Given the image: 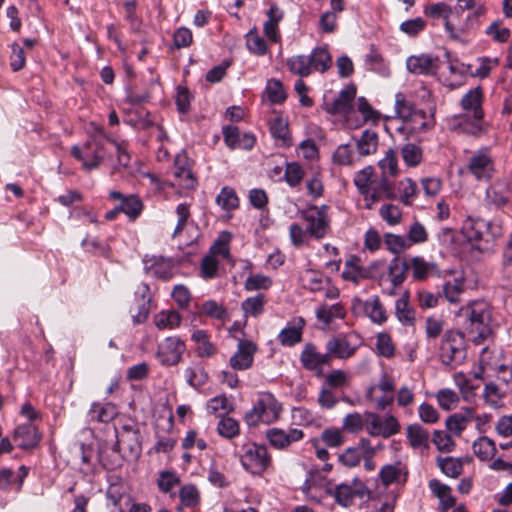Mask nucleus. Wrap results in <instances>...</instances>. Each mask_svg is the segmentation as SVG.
<instances>
[{
  "instance_id": "15",
  "label": "nucleus",
  "mask_w": 512,
  "mask_h": 512,
  "mask_svg": "<svg viewBox=\"0 0 512 512\" xmlns=\"http://www.w3.org/2000/svg\"><path fill=\"white\" fill-rule=\"evenodd\" d=\"M394 380L382 376L377 384L371 385L366 391V399L379 410L386 409L394 399Z\"/></svg>"
},
{
  "instance_id": "23",
  "label": "nucleus",
  "mask_w": 512,
  "mask_h": 512,
  "mask_svg": "<svg viewBox=\"0 0 512 512\" xmlns=\"http://www.w3.org/2000/svg\"><path fill=\"white\" fill-rule=\"evenodd\" d=\"M173 175L175 179L172 183L173 186H178L185 190H192L197 185L196 178L191 169L187 166V158L185 155L176 156Z\"/></svg>"
},
{
  "instance_id": "26",
  "label": "nucleus",
  "mask_w": 512,
  "mask_h": 512,
  "mask_svg": "<svg viewBox=\"0 0 512 512\" xmlns=\"http://www.w3.org/2000/svg\"><path fill=\"white\" fill-rule=\"evenodd\" d=\"M28 474L25 466H19L17 470L10 468L0 469V489L17 493L21 487L23 480Z\"/></svg>"
},
{
  "instance_id": "33",
  "label": "nucleus",
  "mask_w": 512,
  "mask_h": 512,
  "mask_svg": "<svg viewBox=\"0 0 512 512\" xmlns=\"http://www.w3.org/2000/svg\"><path fill=\"white\" fill-rule=\"evenodd\" d=\"M305 321L303 318L298 317L293 319L286 327H284L278 334L279 342L284 346H294L302 339L303 328Z\"/></svg>"
},
{
  "instance_id": "42",
  "label": "nucleus",
  "mask_w": 512,
  "mask_h": 512,
  "mask_svg": "<svg viewBox=\"0 0 512 512\" xmlns=\"http://www.w3.org/2000/svg\"><path fill=\"white\" fill-rule=\"evenodd\" d=\"M178 497L182 505L186 508L195 510L201 502V494L194 484H184L178 491Z\"/></svg>"
},
{
  "instance_id": "49",
  "label": "nucleus",
  "mask_w": 512,
  "mask_h": 512,
  "mask_svg": "<svg viewBox=\"0 0 512 512\" xmlns=\"http://www.w3.org/2000/svg\"><path fill=\"white\" fill-rule=\"evenodd\" d=\"M266 303V297L264 294H257L255 296H251L246 298L242 304L241 308L245 317H253L257 318L264 312V305Z\"/></svg>"
},
{
  "instance_id": "13",
  "label": "nucleus",
  "mask_w": 512,
  "mask_h": 512,
  "mask_svg": "<svg viewBox=\"0 0 512 512\" xmlns=\"http://www.w3.org/2000/svg\"><path fill=\"white\" fill-rule=\"evenodd\" d=\"M400 428V423L394 415L388 414L382 417L376 413L367 414L366 431L370 436L389 438L399 433Z\"/></svg>"
},
{
  "instance_id": "38",
  "label": "nucleus",
  "mask_w": 512,
  "mask_h": 512,
  "mask_svg": "<svg viewBox=\"0 0 512 512\" xmlns=\"http://www.w3.org/2000/svg\"><path fill=\"white\" fill-rule=\"evenodd\" d=\"M453 381L464 401L473 402L475 400L477 396V389L479 388V383H475L463 372L455 373L453 375Z\"/></svg>"
},
{
  "instance_id": "27",
  "label": "nucleus",
  "mask_w": 512,
  "mask_h": 512,
  "mask_svg": "<svg viewBox=\"0 0 512 512\" xmlns=\"http://www.w3.org/2000/svg\"><path fill=\"white\" fill-rule=\"evenodd\" d=\"M109 197L119 201V209H121V212L127 215L130 220L137 219L143 210V203L136 195H124L119 191H111Z\"/></svg>"
},
{
  "instance_id": "55",
  "label": "nucleus",
  "mask_w": 512,
  "mask_h": 512,
  "mask_svg": "<svg viewBox=\"0 0 512 512\" xmlns=\"http://www.w3.org/2000/svg\"><path fill=\"white\" fill-rule=\"evenodd\" d=\"M378 147V135L371 130H365L357 141V149L361 156L374 154Z\"/></svg>"
},
{
  "instance_id": "34",
  "label": "nucleus",
  "mask_w": 512,
  "mask_h": 512,
  "mask_svg": "<svg viewBox=\"0 0 512 512\" xmlns=\"http://www.w3.org/2000/svg\"><path fill=\"white\" fill-rule=\"evenodd\" d=\"M117 414L118 410L114 404L110 402H94L87 413V419L89 422L108 423L112 421Z\"/></svg>"
},
{
  "instance_id": "19",
  "label": "nucleus",
  "mask_w": 512,
  "mask_h": 512,
  "mask_svg": "<svg viewBox=\"0 0 512 512\" xmlns=\"http://www.w3.org/2000/svg\"><path fill=\"white\" fill-rule=\"evenodd\" d=\"M300 362L306 370L321 375L323 367L330 364V354L320 353L313 344L307 343L300 354Z\"/></svg>"
},
{
  "instance_id": "47",
  "label": "nucleus",
  "mask_w": 512,
  "mask_h": 512,
  "mask_svg": "<svg viewBox=\"0 0 512 512\" xmlns=\"http://www.w3.org/2000/svg\"><path fill=\"white\" fill-rule=\"evenodd\" d=\"M378 166L381 170V177H396L399 174L398 157L393 149H388L382 159L379 160Z\"/></svg>"
},
{
  "instance_id": "2",
  "label": "nucleus",
  "mask_w": 512,
  "mask_h": 512,
  "mask_svg": "<svg viewBox=\"0 0 512 512\" xmlns=\"http://www.w3.org/2000/svg\"><path fill=\"white\" fill-rule=\"evenodd\" d=\"M417 93L421 101L427 102L426 108L428 112L418 108L415 101L401 92L395 95V110L397 115L404 120L411 132L421 133L434 126L435 108L430 103L431 92L427 88L421 87Z\"/></svg>"
},
{
  "instance_id": "22",
  "label": "nucleus",
  "mask_w": 512,
  "mask_h": 512,
  "mask_svg": "<svg viewBox=\"0 0 512 512\" xmlns=\"http://www.w3.org/2000/svg\"><path fill=\"white\" fill-rule=\"evenodd\" d=\"M381 483L388 487L390 485H403L406 483L409 475L407 465L401 461L385 464L379 470Z\"/></svg>"
},
{
  "instance_id": "31",
  "label": "nucleus",
  "mask_w": 512,
  "mask_h": 512,
  "mask_svg": "<svg viewBox=\"0 0 512 512\" xmlns=\"http://www.w3.org/2000/svg\"><path fill=\"white\" fill-rule=\"evenodd\" d=\"M407 262L414 280L422 281L439 274L438 267L434 262L426 261L420 256L412 257Z\"/></svg>"
},
{
  "instance_id": "45",
  "label": "nucleus",
  "mask_w": 512,
  "mask_h": 512,
  "mask_svg": "<svg viewBox=\"0 0 512 512\" xmlns=\"http://www.w3.org/2000/svg\"><path fill=\"white\" fill-rule=\"evenodd\" d=\"M369 445V441L361 439L357 447L347 448L342 454L339 455V461L347 467L357 466L361 459L364 457L365 448Z\"/></svg>"
},
{
  "instance_id": "11",
  "label": "nucleus",
  "mask_w": 512,
  "mask_h": 512,
  "mask_svg": "<svg viewBox=\"0 0 512 512\" xmlns=\"http://www.w3.org/2000/svg\"><path fill=\"white\" fill-rule=\"evenodd\" d=\"M300 218L305 222V227L312 239L321 240L327 235L330 228V219L326 205L312 206L302 211Z\"/></svg>"
},
{
  "instance_id": "64",
  "label": "nucleus",
  "mask_w": 512,
  "mask_h": 512,
  "mask_svg": "<svg viewBox=\"0 0 512 512\" xmlns=\"http://www.w3.org/2000/svg\"><path fill=\"white\" fill-rule=\"evenodd\" d=\"M379 215L389 226H395L402 220V210L398 205L385 203L379 210Z\"/></svg>"
},
{
  "instance_id": "1",
  "label": "nucleus",
  "mask_w": 512,
  "mask_h": 512,
  "mask_svg": "<svg viewBox=\"0 0 512 512\" xmlns=\"http://www.w3.org/2000/svg\"><path fill=\"white\" fill-rule=\"evenodd\" d=\"M500 234V227L483 219L468 216L463 221L458 234L451 228H444L441 231L440 239L443 242H450L451 245H454L455 250L463 251V248H458L456 244V237H463L468 243L475 242L479 250L488 251L492 248L495 238ZM471 246L473 247L474 244Z\"/></svg>"
},
{
  "instance_id": "44",
  "label": "nucleus",
  "mask_w": 512,
  "mask_h": 512,
  "mask_svg": "<svg viewBox=\"0 0 512 512\" xmlns=\"http://www.w3.org/2000/svg\"><path fill=\"white\" fill-rule=\"evenodd\" d=\"M191 339L196 344V352L199 357L209 358L216 353V347L209 340L205 330H196L192 333Z\"/></svg>"
},
{
  "instance_id": "63",
  "label": "nucleus",
  "mask_w": 512,
  "mask_h": 512,
  "mask_svg": "<svg viewBox=\"0 0 512 512\" xmlns=\"http://www.w3.org/2000/svg\"><path fill=\"white\" fill-rule=\"evenodd\" d=\"M304 169L300 163L293 161L287 162L283 179L292 188L298 186L304 178Z\"/></svg>"
},
{
  "instance_id": "52",
  "label": "nucleus",
  "mask_w": 512,
  "mask_h": 512,
  "mask_svg": "<svg viewBox=\"0 0 512 512\" xmlns=\"http://www.w3.org/2000/svg\"><path fill=\"white\" fill-rule=\"evenodd\" d=\"M356 95V88L354 85H348L342 89L334 99L332 104V110L335 113H345L351 107V102Z\"/></svg>"
},
{
  "instance_id": "54",
  "label": "nucleus",
  "mask_w": 512,
  "mask_h": 512,
  "mask_svg": "<svg viewBox=\"0 0 512 512\" xmlns=\"http://www.w3.org/2000/svg\"><path fill=\"white\" fill-rule=\"evenodd\" d=\"M264 96L272 104H281L287 97L282 82L273 78L267 81Z\"/></svg>"
},
{
  "instance_id": "50",
  "label": "nucleus",
  "mask_w": 512,
  "mask_h": 512,
  "mask_svg": "<svg viewBox=\"0 0 512 512\" xmlns=\"http://www.w3.org/2000/svg\"><path fill=\"white\" fill-rule=\"evenodd\" d=\"M398 198L401 203L409 206L416 199L418 190L415 181L411 178H404L397 184Z\"/></svg>"
},
{
  "instance_id": "10",
  "label": "nucleus",
  "mask_w": 512,
  "mask_h": 512,
  "mask_svg": "<svg viewBox=\"0 0 512 512\" xmlns=\"http://www.w3.org/2000/svg\"><path fill=\"white\" fill-rule=\"evenodd\" d=\"M467 171L477 181L491 180L496 171L491 150L488 147H482L471 152L467 162Z\"/></svg>"
},
{
  "instance_id": "12",
  "label": "nucleus",
  "mask_w": 512,
  "mask_h": 512,
  "mask_svg": "<svg viewBox=\"0 0 512 512\" xmlns=\"http://www.w3.org/2000/svg\"><path fill=\"white\" fill-rule=\"evenodd\" d=\"M71 155L81 162L84 170L91 171L99 167L106 157V151L100 141L92 139L81 146L73 145Z\"/></svg>"
},
{
  "instance_id": "60",
  "label": "nucleus",
  "mask_w": 512,
  "mask_h": 512,
  "mask_svg": "<svg viewBox=\"0 0 512 512\" xmlns=\"http://www.w3.org/2000/svg\"><path fill=\"white\" fill-rule=\"evenodd\" d=\"M435 398L439 407L445 411L455 409L460 401L459 395L450 388H443L437 391Z\"/></svg>"
},
{
  "instance_id": "3",
  "label": "nucleus",
  "mask_w": 512,
  "mask_h": 512,
  "mask_svg": "<svg viewBox=\"0 0 512 512\" xmlns=\"http://www.w3.org/2000/svg\"><path fill=\"white\" fill-rule=\"evenodd\" d=\"M354 184L362 195L366 209L383 199H395L397 197L393 181L386 177H375L374 168L367 166L358 171L354 176Z\"/></svg>"
},
{
  "instance_id": "48",
  "label": "nucleus",
  "mask_w": 512,
  "mask_h": 512,
  "mask_svg": "<svg viewBox=\"0 0 512 512\" xmlns=\"http://www.w3.org/2000/svg\"><path fill=\"white\" fill-rule=\"evenodd\" d=\"M270 133L272 137L280 141L283 146L289 147L292 145L288 123L282 117H276L271 121Z\"/></svg>"
},
{
  "instance_id": "24",
  "label": "nucleus",
  "mask_w": 512,
  "mask_h": 512,
  "mask_svg": "<svg viewBox=\"0 0 512 512\" xmlns=\"http://www.w3.org/2000/svg\"><path fill=\"white\" fill-rule=\"evenodd\" d=\"M144 269L152 277L168 280L173 275L174 264L171 259L162 256H152L144 259Z\"/></svg>"
},
{
  "instance_id": "14",
  "label": "nucleus",
  "mask_w": 512,
  "mask_h": 512,
  "mask_svg": "<svg viewBox=\"0 0 512 512\" xmlns=\"http://www.w3.org/2000/svg\"><path fill=\"white\" fill-rule=\"evenodd\" d=\"M185 350L186 345L180 337L169 336L159 343L156 358L163 366H174L181 361Z\"/></svg>"
},
{
  "instance_id": "37",
  "label": "nucleus",
  "mask_w": 512,
  "mask_h": 512,
  "mask_svg": "<svg viewBox=\"0 0 512 512\" xmlns=\"http://www.w3.org/2000/svg\"><path fill=\"white\" fill-rule=\"evenodd\" d=\"M406 438L414 450H423L429 445V432L418 423L410 424L406 428Z\"/></svg>"
},
{
  "instance_id": "30",
  "label": "nucleus",
  "mask_w": 512,
  "mask_h": 512,
  "mask_svg": "<svg viewBox=\"0 0 512 512\" xmlns=\"http://www.w3.org/2000/svg\"><path fill=\"white\" fill-rule=\"evenodd\" d=\"M472 420H474V408L465 407L450 415L445 421V426L450 433L460 436Z\"/></svg>"
},
{
  "instance_id": "39",
  "label": "nucleus",
  "mask_w": 512,
  "mask_h": 512,
  "mask_svg": "<svg viewBox=\"0 0 512 512\" xmlns=\"http://www.w3.org/2000/svg\"><path fill=\"white\" fill-rule=\"evenodd\" d=\"M232 240V234L228 231H222L217 239L214 241L212 246L210 247L208 253L221 261L225 260L227 262L232 261V256L230 253V243Z\"/></svg>"
},
{
  "instance_id": "16",
  "label": "nucleus",
  "mask_w": 512,
  "mask_h": 512,
  "mask_svg": "<svg viewBox=\"0 0 512 512\" xmlns=\"http://www.w3.org/2000/svg\"><path fill=\"white\" fill-rule=\"evenodd\" d=\"M368 490L365 484L354 478L350 482L336 485L333 491L335 502L342 507H349L353 504L355 498H363Z\"/></svg>"
},
{
  "instance_id": "17",
  "label": "nucleus",
  "mask_w": 512,
  "mask_h": 512,
  "mask_svg": "<svg viewBox=\"0 0 512 512\" xmlns=\"http://www.w3.org/2000/svg\"><path fill=\"white\" fill-rule=\"evenodd\" d=\"M265 438L273 448L285 450L291 444L301 441L304 438V432L298 428L284 430L273 427L266 431Z\"/></svg>"
},
{
  "instance_id": "61",
  "label": "nucleus",
  "mask_w": 512,
  "mask_h": 512,
  "mask_svg": "<svg viewBox=\"0 0 512 512\" xmlns=\"http://www.w3.org/2000/svg\"><path fill=\"white\" fill-rule=\"evenodd\" d=\"M156 483L158 489L167 494L180 483V477L174 470H162L158 473Z\"/></svg>"
},
{
  "instance_id": "36",
  "label": "nucleus",
  "mask_w": 512,
  "mask_h": 512,
  "mask_svg": "<svg viewBox=\"0 0 512 512\" xmlns=\"http://www.w3.org/2000/svg\"><path fill=\"white\" fill-rule=\"evenodd\" d=\"M135 298L138 302V308L139 311L136 315H133V322L136 324H140L144 322L149 313V307H150V287L146 283H141L138 285L136 291H135Z\"/></svg>"
},
{
  "instance_id": "41",
  "label": "nucleus",
  "mask_w": 512,
  "mask_h": 512,
  "mask_svg": "<svg viewBox=\"0 0 512 512\" xmlns=\"http://www.w3.org/2000/svg\"><path fill=\"white\" fill-rule=\"evenodd\" d=\"M473 453L482 462L491 461L497 452L495 442L487 436L477 438L472 445Z\"/></svg>"
},
{
  "instance_id": "5",
  "label": "nucleus",
  "mask_w": 512,
  "mask_h": 512,
  "mask_svg": "<svg viewBox=\"0 0 512 512\" xmlns=\"http://www.w3.org/2000/svg\"><path fill=\"white\" fill-rule=\"evenodd\" d=\"M282 410V403L272 393L260 392L253 407L246 413L245 420L249 426L272 424L280 418Z\"/></svg>"
},
{
  "instance_id": "25",
  "label": "nucleus",
  "mask_w": 512,
  "mask_h": 512,
  "mask_svg": "<svg viewBox=\"0 0 512 512\" xmlns=\"http://www.w3.org/2000/svg\"><path fill=\"white\" fill-rule=\"evenodd\" d=\"M267 19L263 23V33L271 43H279L281 34L279 23L284 18V12L276 4H271L266 13Z\"/></svg>"
},
{
  "instance_id": "56",
  "label": "nucleus",
  "mask_w": 512,
  "mask_h": 512,
  "mask_svg": "<svg viewBox=\"0 0 512 512\" xmlns=\"http://www.w3.org/2000/svg\"><path fill=\"white\" fill-rule=\"evenodd\" d=\"M216 203L225 211H232L239 207V198L234 188L224 186L216 197Z\"/></svg>"
},
{
  "instance_id": "20",
  "label": "nucleus",
  "mask_w": 512,
  "mask_h": 512,
  "mask_svg": "<svg viewBox=\"0 0 512 512\" xmlns=\"http://www.w3.org/2000/svg\"><path fill=\"white\" fill-rule=\"evenodd\" d=\"M257 351V346L250 340H239L237 350L229 359V365L234 370H247L254 361V354Z\"/></svg>"
},
{
  "instance_id": "51",
  "label": "nucleus",
  "mask_w": 512,
  "mask_h": 512,
  "mask_svg": "<svg viewBox=\"0 0 512 512\" xmlns=\"http://www.w3.org/2000/svg\"><path fill=\"white\" fill-rule=\"evenodd\" d=\"M289 71L300 77H307L312 73L311 60L308 55H294L287 59Z\"/></svg>"
},
{
  "instance_id": "57",
  "label": "nucleus",
  "mask_w": 512,
  "mask_h": 512,
  "mask_svg": "<svg viewBox=\"0 0 512 512\" xmlns=\"http://www.w3.org/2000/svg\"><path fill=\"white\" fill-rule=\"evenodd\" d=\"M184 376L189 386L197 389L203 386L208 380V374L200 364L187 367Z\"/></svg>"
},
{
  "instance_id": "21",
  "label": "nucleus",
  "mask_w": 512,
  "mask_h": 512,
  "mask_svg": "<svg viewBox=\"0 0 512 512\" xmlns=\"http://www.w3.org/2000/svg\"><path fill=\"white\" fill-rule=\"evenodd\" d=\"M438 61L431 54L411 55L406 59V68L415 75H433L438 70Z\"/></svg>"
},
{
  "instance_id": "46",
  "label": "nucleus",
  "mask_w": 512,
  "mask_h": 512,
  "mask_svg": "<svg viewBox=\"0 0 512 512\" xmlns=\"http://www.w3.org/2000/svg\"><path fill=\"white\" fill-rule=\"evenodd\" d=\"M181 321V315L175 310H162L154 316V324L159 330L175 329Z\"/></svg>"
},
{
  "instance_id": "32",
  "label": "nucleus",
  "mask_w": 512,
  "mask_h": 512,
  "mask_svg": "<svg viewBox=\"0 0 512 512\" xmlns=\"http://www.w3.org/2000/svg\"><path fill=\"white\" fill-rule=\"evenodd\" d=\"M346 309L340 302L334 304H321L315 310V316L319 322L328 327L336 320L346 317Z\"/></svg>"
},
{
  "instance_id": "35",
  "label": "nucleus",
  "mask_w": 512,
  "mask_h": 512,
  "mask_svg": "<svg viewBox=\"0 0 512 512\" xmlns=\"http://www.w3.org/2000/svg\"><path fill=\"white\" fill-rule=\"evenodd\" d=\"M356 347L352 346L345 337H333L326 343L327 354L332 358L348 359L356 352Z\"/></svg>"
},
{
  "instance_id": "18",
  "label": "nucleus",
  "mask_w": 512,
  "mask_h": 512,
  "mask_svg": "<svg viewBox=\"0 0 512 512\" xmlns=\"http://www.w3.org/2000/svg\"><path fill=\"white\" fill-rule=\"evenodd\" d=\"M353 309L363 311L374 324L382 325L388 319L386 309L377 295H372L365 300L354 299Z\"/></svg>"
},
{
  "instance_id": "9",
  "label": "nucleus",
  "mask_w": 512,
  "mask_h": 512,
  "mask_svg": "<svg viewBox=\"0 0 512 512\" xmlns=\"http://www.w3.org/2000/svg\"><path fill=\"white\" fill-rule=\"evenodd\" d=\"M482 102L483 93L481 87L479 86L470 89L462 97L460 102L462 109L470 114L473 118V121L470 124V128H466V130L473 135H477L485 130Z\"/></svg>"
},
{
  "instance_id": "40",
  "label": "nucleus",
  "mask_w": 512,
  "mask_h": 512,
  "mask_svg": "<svg viewBox=\"0 0 512 512\" xmlns=\"http://www.w3.org/2000/svg\"><path fill=\"white\" fill-rule=\"evenodd\" d=\"M366 277V271L361 265V261L358 257L352 256L345 261L344 269L342 271V278L345 281H349L357 285Z\"/></svg>"
},
{
  "instance_id": "28",
  "label": "nucleus",
  "mask_w": 512,
  "mask_h": 512,
  "mask_svg": "<svg viewBox=\"0 0 512 512\" xmlns=\"http://www.w3.org/2000/svg\"><path fill=\"white\" fill-rule=\"evenodd\" d=\"M13 439L19 448L31 449L38 445L41 435L35 425L26 423L16 427Z\"/></svg>"
},
{
  "instance_id": "53",
  "label": "nucleus",
  "mask_w": 512,
  "mask_h": 512,
  "mask_svg": "<svg viewBox=\"0 0 512 512\" xmlns=\"http://www.w3.org/2000/svg\"><path fill=\"white\" fill-rule=\"evenodd\" d=\"M395 314L400 323L411 326L415 321L414 310L409 307L407 295H402L395 302Z\"/></svg>"
},
{
  "instance_id": "4",
  "label": "nucleus",
  "mask_w": 512,
  "mask_h": 512,
  "mask_svg": "<svg viewBox=\"0 0 512 512\" xmlns=\"http://www.w3.org/2000/svg\"><path fill=\"white\" fill-rule=\"evenodd\" d=\"M469 321L467 333L475 344L482 343L491 334V311L489 305L484 301L472 302L469 306L461 308Z\"/></svg>"
},
{
  "instance_id": "7",
  "label": "nucleus",
  "mask_w": 512,
  "mask_h": 512,
  "mask_svg": "<svg viewBox=\"0 0 512 512\" xmlns=\"http://www.w3.org/2000/svg\"><path fill=\"white\" fill-rule=\"evenodd\" d=\"M425 16L432 19H443L445 33L449 39L457 42L463 41L466 27L456 20L454 8L445 2L430 3L424 7Z\"/></svg>"
},
{
  "instance_id": "29",
  "label": "nucleus",
  "mask_w": 512,
  "mask_h": 512,
  "mask_svg": "<svg viewBox=\"0 0 512 512\" xmlns=\"http://www.w3.org/2000/svg\"><path fill=\"white\" fill-rule=\"evenodd\" d=\"M428 487L438 500V510L440 512H447L449 509L454 508L456 505V498L452 494V489L447 484L442 483L438 479H431L428 482Z\"/></svg>"
},
{
  "instance_id": "58",
  "label": "nucleus",
  "mask_w": 512,
  "mask_h": 512,
  "mask_svg": "<svg viewBox=\"0 0 512 512\" xmlns=\"http://www.w3.org/2000/svg\"><path fill=\"white\" fill-rule=\"evenodd\" d=\"M504 398V392L494 382H488L485 384L483 389V399L487 405L493 409H497L502 406Z\"/></svg>"
},
{
  "instance_id": "6",
  "label": "nucleus",
  "mask_w": 512,
  "mask_h": 512,
  "mask_svg": "<svg viewBox=\"0 0 512 512\" xmlns=\"http://www.w3.org/2000/svg\"><path fill=\"white\" fill-rule=\"evenodd\" d=\"M242 468L253 476H262L273 466L272 456L263 444L249 443L240 454Z\"/></svg>"
},
{
  "instance_id": "43",
  "label": "nucleus",
  "mask_w": 512,
  "mask_h": 512,
  "mask_svg": "<svg viewBox=\"0 0 512 512\" xmlns=\"http://www.w3.org/2000/svg\"><path fill=\"white\" fill-rule=\"evenodd\" d=\"M312 71L324 73L332 66V57L326 47H316L308 55Z\"/></svg>"
},
{
  "instance_id": "59",
  "label": "nucleus",
  "mask_w": 512,
  "mask_h": 512,
  "mask_svg": "<svg viewBox=\"0 0 512 512\" xmlns=\"http://www.w3.org/2000/svg\"><path fill=\"white\" fill-rule=\"evenodd\" d=\"M437 463L440 470L448 477L457 478L462 474L463 462L459 458L439 457Z\"/></svg>"
},
{
  "instance_id": "62",
  "label": "nucleus",
  "mask_w": 512,
  "mask_h": 512,
  "mask_svg": "<svg viewBox=\"0 0 512 512\" xmlns=\"http://www.w3.org/2000/svg\"><path fill=\"white\" fill-rule=\"evenodd\" d=\"M247 49L257 56H264L268 53V45L262 36L255 29L250 30L246 36Z\"/></svg>"
},
{
  "instance_id": "8",
  "label": "nucleus",
  "mask_w": 512,
  "mask_h": 512,
  "mask_svg": "<svg viewBox=\"0 0 512 512\" xmlns=\"http://www.w3.org/2000/svg\"><path fill=\"white\" fill-rule=\"evenodd\" d=\"M439 357L444 365H457L466 357L465 340L461 332L446 331L440 345Z\"/></svg>"
}]
</instances>
